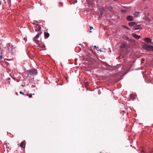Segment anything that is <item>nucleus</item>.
Here are the masks:
<instances>
[{
  "label": "nucleus",
  "mask_w": 153,
  "mask_h": 153,
  "mask_svg": "<svg viewBox=\"0 0 153 153\" xmlns=\"http://www.w3.org/2000/svg\"><path fill=\"white\" fill-rule=\"evenodd\" d=\"M25 38H24V39L25 40Z\"/></svg>",
  "instance_id": "nucleus-32"
},
{
  "label": "nucleus",
  "mask_w": 153,
  "mask_h": 153,
  "mask_svg": "<svg viewBox=\"0 0 153 153\" xmlns=\"http://www.w3.org/2000/svg\"><path fill=\"white\" fill-rule=\"evenodd\" d=\"M120 48H125V45H122L121 46H120Z\"/></svg>",
  "instance_id": "nucleus-21"
},
{
  "label": "nucleus",
  "mask_w": 153,
  "mask_h": 153,
  "mask_svg": "<svg viewBox=\"0 0 153 153\" xmlns=\"http://www.w3.org/2000/svg\"><path fill=\"white\" fill-rule=\"evenodd\" d=\"M37 74V70L36 69H32L29 70V72L27 74L28 75H32L33 76L36 75Z\"/></svg>",
  "instance_id": "nucleus-1"
},
{
  "label": "nucleus",
  "mask_w": 153,
  "mask_h": 153,
  "mask_svg": "<svg viewBox=\"0 0 153 153\" xmlns=\"http://www.w3.org/2000/svg\"><path fill=\"white\" fill-rule=\"evenodd\" d=\"M39 47L40 48H44L45 49V46L44 44H39Z\"/></svg>",
  "instance_id": "nucleus-10"
},
{
  "label": "nucleus",
  "mask_w": 153,
  "mask_h": 153,
  "mask_svg": "<svg viewBox=\"0 0 153 153\" xmlns=\"http://www.w3.org/2000/svg\"><path fill=\"white\" fill-rule=\"evenodd\" d=\"M1 1H0V5H1Z\"/></svg>",
  "instance_id": "nucleus-29"
},
{
  "label": "nucleus",
  "mask_w": 153,
  "mask_h": 153,
  "mask_svg": "<svg viewBox=\"0 0 153 153\" xmlns=\"http://www.w3.org/2000/svg\"><path fill=\"white\" fill-rule=\"evenodd\" d=\"M20 146L23 148H24L25 146V143L22 141V142L20 144Z\"/></svg>",
  "instance_id": "nucleus-9"
},
{
  "label": "nucleus",
  "mask_w": 153,
  "mask_h": 153,
  "mask_svg": "<svg viewBox=\"0 0 153 153\" xmlns=\"http://www.w3.org/2000/svg\"><path fill=\"white\" fill-rule=\"evenodd\" d=\"M123 111V113H125V111Z\"/></svg>",
  "instance_id": "nucleus-27"
},
{
  "label": "nucleus",
  "mask_w": 153,
  "mask_h": 153,
  "mask_svg": "<svg viewBox=\"0 0 153 153\" xmlns=\"http://www.w3.org/2000/svg\"><path fill=\"white\" fill-rule=\"evenodd\" d=\"M144 40L145 42H146L147 43H150L151 42V40L149 38H145Z\"/></svg>",
  "instance_id": "nucleus-6"
},
{
  "label": "nucleus",
  "mask_w": 153,
  "mask_h": 153,
  "mask_svg": "<svg viewBox=\"0 0 153 153\" xmlns=\"http://www.w3.org/2000/svg\"><path fill=\"white\" fill-rule=\"evenodd\" d=\"M146 46L148 48H149L151 49L153 51V46L149 45L147 44L146 45Z\"/></svg>",
  "instance_id": "nucleus-13"
},
{
  "label": "nucleus",
  "mask_w": 153,
  "mask_h": 153,
  "mask_svg": "<svg viewBox=\"0 0 153 153\" xmlns=\"http://www.w3.org/2000/svg\"><path fill=\"white\" fill-rule=\"evenodd\" d=\"M140 28L139 27H134L133 28V30H137L140 29Z\"/></svg>",
  "instance_id": "nucleus-19"
},
{
  "label": "nucleus",
  "mask_w": 153,
  "mask_h": 153,
  "mask_svg": "<svg viewBox=\"0 0 153 153\" xmlns=\"http://www.w3.org/2000/svg\"><path fill=\"white\" fill-rule=\"evenodd\" d=\"M121 11L122 12L124 13H127V12H128V11L126 10H121Z\"/></svg>",
  "instance_id": "nucleus-17"
},
{
  "label": "nucleus",
  "mask_w": 153,
  "mask_h": 153,
  "mask_svg": "<svg viewBox=\"0 0 153 153\" xmlns=\"http://www.w3.org/2000/svg\"><path fill=\"white\" fill-rule=\"evenodd\" d=\"M59 4L61 6H62V4L61 2H60Z\"/></svg>",
  "instance_id": "nucleus-22"
},
{
  "label": "nucleus",
  "mask_w": 153,
  "mask_h": 153,
  "mask_svg": "<svg viewBox=\"0 0 153 153\" xmlns=\"http://www.w3.org/2000/svg\"><path fill=\"white\" fill-rule=\"evenodd\" d=\"M123 38L126 40H127L128 41H129V39L128 37L127 36H123Z\"/></svg>",
  "instance_id": "nucleus-15"
},
{
  "label": "nucleus",
  "mask_w": 153,
  "mask_h": 153,
  "mask_svg": "<svg viewBox=\"0 0 153 153\" xmlns=\"http://www.w3.org/2000/svg\"><path fill=\"white\" fill-rule=\"evenodd\" d=\"M27 96H28V97L29 98H30L32 97V95L30 94H27Z\"/></svg>",
  "instance_id": "nucleus-20"
},
{
  "label": "nucleus",
  "mask_w": 153,
  "mask_h": 153,
  "mask_svg": "<svg viewBox=\"0 0 153 153\" xmlns=\"http://www.w3.org/2000/svg\"><path fill=\"white\" fill-rule=\"evenodd\" d=\"M143 19L149 22H150L151 20L148 17L145 16L143 18Z\"/></svg>",
  "instance_id": "nucleus-12"
},
{
  "label": "nucleus",
  "mask_w": 153,
  "mask_h": 153,
  "mask_svg": "<svg viewBox=\"0 0 153 153\" xmlns=\"http://www.w3.org/2000/svg\"><path fill=\"white\" fill-rule=\"evenodd\" d=\"M0 58H2V56L1 55L0 56Z\"/></svg>",
  "instance_id": "nucleus-26"
},
{
  "label": "nucleus",
  "mask_w": 153,
  "mask_h": 153,
  "mask_svg": "<svg viewBox=\"0 0 153 153\" xmlns=\"http://www.w3.org/2000/svg\"><path fill=\"white\" fill-rule=\"evenodd\" d=\"M20 93L21 94H22L23 95L24 94V93L23 92H22V91L20 92Z\"/></svg>",
  "instance_id": "nucleus-23"
},
{
  "label": "nucleus",
  "mask_w": 153,
  "mask_h": 153,
  "mask_svg": "<svg viewBox=\"0 0 153 153\" xmlns=\"http://www.w3.org/2000/svg\"><path fill=\"white\" fill-rule=\"evenodd\" d=\"M42 33V32H40L39 33H38L33 38V41L37 44H39V41L37 39L39 38V36Z\"/></svg>",
  "instance_id": "nucleus-2"
},
{
  "label": "nucleus",
  "mask_w": 153,
  "mask_h": 153,
  "mask_svg": "<svg viewBox=\"0 0 153 153\" xmlns=\"http://www.w3.org/2000/svg\"><path fill=\"white\" fill-rule=\"evenodd\" d=\"M138 26H140V25H138Z\"/></svg>",
  "instance_id": "nucleus-31"
},
{
  "label": "nucleus",
  "mask_w": 153,
  "mask_h": 153,
  "mask_svg": "<svg viewBox=\"0 0 153 153\" xmlns=\"http://www.w3.org/2000/svg\"><path fill=\"white\" fill-rule=\"evenodd\" d=\"M132 35L134 38L136 39H138L140 38V36L135 34H132Z\"/></svg>",
  "instance_id": "nucleus-8"
},
{
  "label": "nucleus",
  "mask_w": 153,
  "mask_h": 153,
  "mask_svg": "<svg viewBox=\"0 0 153 153\" xmlns=\"http://www.w3.org/2000/svg\"><path fill=\"white\" fill-rule=\"evenodd\" d=\"M135 95L133 94H131L130 95V98L132 100H134L135 99Z\"/></svg>",
  "instance_id": "nucleus-16"
},
{
  "label": "nucleus",
  "mask_w": 153,
  "mask_h": 153,
  "mask_svg": "<svg viewBox=\"0 0 153 153\" xmlns=\"http://www.w3.org/2000/svg\"><path fill=\"white\" fill-rule=\"evenodd\" d=\"M90 29L91 30V29H93V27H91V26H90Z\"/></svg>",
  "instance_id": "nucleus-24"
},
{
  "label": "nucleus",
  "mask_w": 153,
  "mask_h": 153,
  "mask_svg": "<svg viewBox=\"0 0 153 153\" xmlns=\"http://www.w3.org/2000/svg\"><path fill=\"white\" fill-rule=\"evenodd\" d=\"M35 31H41V27L39 25L37 24L35 27Z\"/></svg>",
  "instance_id": "nucleus-5"
},
{
  "label": "nucleus",
  "mask_w": 153,
  "mask_h": 153,
  "mask_svg": "<svg viewBox=\"0 0 153 153\" xmlns=\"http://www.w3.org/2000/svg\"><path fill=\"white\" fill-rule=\"evenodd\" d=\"M140 14V13L139 12H135L133 14L134 15V17H138Z\"/></svg>",
  "instance_id": "nucleus-7"
},
{
  "label": "nucleus",
  "mask_w": 153,
  "mask_h": 153,
  "mask_svg": "<svg viewBox=\"0 0 153 153\" xmlns=\"http://www.w3.org/2000/svg\"><path fill=\"white\" fill-rule=\"evenodd\" d=\"M33 95H34V94H33Z\"/></svg>",
  "instance_id": "nucleus-30"
},
{
  "label": "nucleus",
  "mask_w": 153,
  "mask_h": 153,
  "mask_svg": "<svg viewBox=\"0 0 153 153\" xmlns=\"http://www.w3.org/2000/svg\"><path fill=\"white\" fill-rule=\"evenodd\" d=\"M126 19L128 21H131L134 20L133 17L131 16H128L126 18Z\"/></svg>",
  "instance_id": "nucleus-4"
},
{
  "label": "nucleus",
  "mask_w": 153,
  "mask_h": 153,
  "mask_svg": "<svg viewBox=\"0 0 153 153\" xmlns=\"http://www.w3.org/2000/svg\"><path fill=\"white\" fill-rule=\"evenodd\" d=\"M97 51H100V52H102V51L100 49H99L98 50L97 49Z\"/></svg>",
  "instance_id": "nucleus-25"
},
{
  "label": "nucleus",
  "mask_w": 153,
  "mask_h": 153,
  "mask_svg": "<svg viewBox=\"0 0 153 153\" xmlns=\"http://www.w3.org/2000/svg\"><path fill=\"white\" fill-rule=\"evenodd\" d=\"M123 27L124 28L127 29V30H129V28L126 26H125V25L123 26Z\"/></svg>",
  "instance_id": "nucleus-18"
},
{
  "label": "nucleus",
  "mask_w": 153,
  "mask_h": 153,
  "mask_svg": "<svg viewBox=\"0 0 153 153\" xmlns=\"http://www.w3.org/2000/svg\"><path fill=\"white\" fill-rule=\"evenodd\" d=\"M125 8H127V7H124Z\"/></svg>",
  "instance_id": "nucleus-33"
},
{
  "label": "nucleus",
  "mask_w": 153,
  "mask_h": 153,
  "mask_svg": "<svg viewBox=\"0 0 153 153\" xmlns=\"http://www.w3.org/2000/svg\"><path fill=\"white\" fill-rule=\"evenodd\" d=\"M6 47L8 48V51L9 52H12L13 49V46L10 43H7L6 44Z\"/></svg>",
  "instance_id": "nucleus-3"
},
{
  "label": "nucleus",
  "mask_w": 153,
  "mask_h": 153,
  "mask_svg": "<svg viewBox=\"0 0 153 153\" xmlns=\"http://www.w3.org/2000/svg\"><path fill=\"white\" fill-rule=\"evenodd\" d=\"M94 48H96V47H97L96 45H94Z\"/></svg>",
  "instance_id": "nucleus-28"
},
{
  "label": "nucleus",
  "mask_w": 153,
  "mask_h": 153,
  "mask_svg": "<svg viewBox=\"0 0 153 153\" xmlns=\"http://www.w3.org/2000/svg\"><path fill=\"white\" fill-rule=\"evenodd\" d=\"M44 34L45 37L48 38L49 36V34L47 32H44Z\"/></svg>",
  "instance_id": "nucleus-14"
},
{
  "label": "nucleus",
  "mask_w": 153,
  "mask_h": 153,
  "mask_svg": "<svg viewBox=\"0 0 153 153\" xmlns=\"http://www.w3.org/2000/svg\"><path fill=\"white\" fill-rule=\"evenodd\" d=\"M136 23L134 22H130L128 23V25L131 26H132L135 24Z\"/></svg>",
  "instance_id": "nucleus-11"
}]
</instances>
